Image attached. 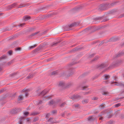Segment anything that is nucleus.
<instances>
[{"mask_svg": "<svg viewBox=\"0 0 124 124\" xmlns=\"http://www.w3.org/2000/svg\"><path fill=\"white\" fill-rule=\"evenodd\" d=\"M8 54L9 55H11L12 53V52L11 51H9L8 52Z\"/></svg>", "mask_w": 124, "mask_h": 124, "instance_id": "obj_47", "label": "nucleus"}, {"mask_svg": "<svg viewBox=\"0 0 124 124\" xmlns=\"http://www.w3.org/2000/svg\"><path fill=\"white\" fill-rule=\"evenodd\" d=\"M39 31H37V32H35L34 33H32L31 35H30L29 36V37H32L36 35L37 34H38V33H39Z\"/></svg>", "mask_w": 124, "mask_h": 124, "instance_id": "obj_25", "label": "nucleus"}, {"mask_svg": "<svg viewBox=\"0 0 124 124\" xmlns=\"http://www.w3.org/2000/svg\"><path fill=\"white\" fill-rule=\"evenodd\" d=\"M104 80H107L110 77V76L109 75L107 74H105L103 76Z\"/></svg>", "mask_w": 124, "mask_h": 124, "instance_id": "obj_14", "label": "nucleus"}, {"mask_svg": "<svg viewBox=\"0 0 124 124\" xmlns=\"http://www.w3.org/2000/svg\"><path fill=\"white\" fill-rule=\"evenodd\" d=\"M103 19L102 17H97L96 18H93V19L95 21H97L98 20H101Z\"/></svg>", "mask_w": 124, "mask_h": 124, "instance_id": "obj_22", "label": "nucleus"}, {"mask_svg": "<svg viewBox=\"0 0 124 124\" xmlns=\"http://www.w3.org/2000/svg\"><path fill=\"white\" fill-rule=\"evenodd\" d=\"M16 74V73H13L11 74L10 75H11V76H14V75H15Z\"/></svg>", "mask_w": 124, "mask_h": 124, "instance_id": "obj_58", "label": "nucleus"}, {"mask_svg": "<svg viewBox=\"0 0 124 124\" xmlns=\"http://www.w3.org/2000/svg\"><path fill=\"white\" fill-rule=\"evenodd\" d=\"M65 113V112H64L62 113L61 114V116L63 117H64Z\"/></svg>", "mask_w": 124, "mask_h": 124, "instance_id": "obj_50", "label": "nucleus"}, {"mask_svg": "<svg viewBox=\"0 0 124 124\" xmlns=\"http://www.w3.org/2000/svg\"><path fill=\"white\" fill-rule=\"evenodd\" d=\"M112 122L111 121H110L108 122L107 123H106V124H112Z\"/></svg>", "mask_w": 124, "mask_h": 124, "instance_id": "obj_53", "label": "nucleus"}, {"mask_svg": "<svg viewBox=\"0 0 124 124\" xmlns=\"http://www.w3.org/2000/svg\"><path fill=\"white\" fill-rule=\"evenodd\" d=\"M14 61V60H12L11 61H10V62H8V65H10Z\"/></svg>", "mask_w": 124, "mask_h": 124, "instance_id": "obj_37", "label": "nucleus"}, {"mask_svg": "<svg viewBox=\"0 0 124 124\" xmlns=\"http://www.w3.org/2000/svg\"><path fill=\"white\" fill-rule=\"evenodd\" d=\"M70 68L69 69V71L70 73H69L67 75L68 77H70L71 75L73 74L74 72L75 71L74 69L71 68L70 67Z\"/></svg>", "mask_w": 124, "mask_h": 124, "instance_id": "obj_7", "label": "nucleus"}, {"mask_svg": "<svg viewBox=\"0 0 124 124\" xmlns=\"http://www.w3.org/2000/svg\"><path fill=\"white\" fill-rule=\"evenodd\" d=\"M50 116V115L49 113L47 114L46 116V118Z\"/></svg>", "mask_w": 124, "mask_h": 124, "instance_id": "obj_57", "label": "nucleus"}, {"mask_svg": "<svg viewBox=\"0 0 124 124\" xmlns=\"http://www.w3.org/2000/svg\"><path fill=\"white\" fill-rule=\"evenodd\" d=\"M57 71H54L52 73V75H56L57 74Z\"/></svg>", "mask_w": 124, "mask_h": 124, "instance_id": "obj_38", "label": "nucleus"}, {"mask_svg": "<svg viewBox=\"0 0 124 124\" xmlns=\"http://www.w3.org/2000/svg\"><path fill=\"white\" fill-rule=\"evenodd\" d=\"M90 29V28H87L85 29L83 31H89Z\"/></svg>", "mask_w": 124, "mask_h": 124, "instance_id": "obj_45", "label": "nucleus"}, {"mask_svg": "<svg viewBox=\"0 0 124 124\" xmlns=\"http://www.w3.org/2000/svg\"><path fill=\"white\" fill-rule=\"evenodd\" d=\"M38 119V117H37L36 116L33 118V120L32 122L34 123L37 121Z\"/></svg>", "mask_w": 124, "mask_h": 124, "instance_id": "obj_23", "label": "nucleus"}, {"mask_svg": "<svg viewBox=\"0 0 124 124\" xmlns=\"http://www.w3.org/2000/svg\"><path fill=\"white\" fill-rule=\"evenodd\" d=\"M102 94L103 95H105L108 94V93L107 92H102Z\"/></svg>", "mask_w": 124, "mask_h": 124, "instance_id": "obj_39", "label": "nucleus"}, {"mask_svg": "<svg viewBox=\"0 0 124 124\" xmlns=\"http://www.w3.org/2000/svg\"><path fill=\"white\" fill-rule=\"evenodd\" d=\"M43 101H41V100H40L39 102L38 103H37V104L38 105H39V104H41L42 103H43Z\"/></svg>", "mask_w": 124, "mask_h": 124, "instance_id": "obj_44", "label": "nucleus"}, {"mask_svg": "<svg viewBox=\"0 0 124 124\" xmlns=\"http://www.w3.org/2000/svg\"><path fill=\"white\" fill-rule=\"evenodd\" d=\"M95 119L96 117L93 116H90L88 118V120L89 121H93L95 120Z\"/></svg>", "mask_w": 124, "mask_h": 124, "instance_id": "obj_9", "label": "nucleus"}, {"mask_svg": "<svg viewBox=\"0 0 124 124\" xmlns=\"http://www.w3.org/2000/svg\"><path fill=\"white\" fill-rule=\"evenodd\" d=\"M88 86H85L83 87L82 90H85L86 89V88H87Z\"/></svg>", "mask_w": 124, "mask_h": 124, "instance_id": "obj_62", "label": "nucleus"}, {"mask_svg": "<svg viewBox=\"0 0 124 124\" xmlns=\"http://www.w3.org/2000/svg\"><path fill=\"white\" fill-rule=\"evenodd\" d=\"M29 93L28 92H25V95L26 97H27L29 95Z\"/></svg>", "mask_w": 124, "mask_h": 124, "instance_id": "obj_54", "label": "nucleus"}, {"mask_svg": "<svg viewBox=\"0 0 124 124\" xmlns=\"http://www.w3.org/2000/svg\"><path fill=\"white\" fill-rule=\"evenodd\" d=\"M37 45L35 44L33 45V46H30L29 47V49H32L33 48H34L36 46H37Z\"/></svg>", "mask_w": 124, "mask_h": 124, "instance_id": "obj_30", "label": "nucleus"}, {"mask_svg": "<svg viewBox=\"0 0 124 124\" xmlns=\"http://www.w3.org/2000/svg\"><path fill=\"white\" fill-rule=\"evenodd\" d=\"M100 107L101 109H103L104 108V106L102 104H101L100 106Z\"/></svg>", "mask_w": 124, "mask_h": 124, "instance_id": "obj_46", "label": "nucleus"}, {"mask_svg": "<svg viewBox=\"0 0 124 124\" xmlns=\"http://www.w3.org/2000/svg\"><path fill=\"white\" fill-rule=\"evenodd\" d=\"M121 105V104L120 103H118L115 104L114 105L115 107H118L120 106Z\"/></svg>", "mask_w": 124, "mask_h": 124, "instance_id": "obj_35", "label": "nucleus"}, {"mask_svg": "<svg viewBox=\"0 0 124 124\" xmlns=\"http://www.w3.org/2000/svg\"><path fill=\"white\" fill-rule=\"evenodd\" d=\"M98 99V98H97V97H94L93 100H97Z\"/></svg>", "mask_w": 124, "mask_h": 124, "instance_id": "obj_60", "label": "nucleus"}, {"mask_svg": "<svg viewBox=\"0 0 124 124\" xmlns=\"http://www.w3.org/2000/svg\"><path fill=\"white\" fill-rule=\"evenodd\" d=\"M80 98V96L79 95H73L70 98L73 100L75 99H77Z\"/></svg>", "mask_w": 124, "mask_h": 124, "instance_id": "obj_10", "label": "nucleus"}, {"mask_svg": "<svg viewBox=\"0 0 124 124\" xmlns=\"http://www.w3.org/2000/svg\"><path fill=\"white\" fill-rule=\"evenodd\" d=\"M53 119V117H50L49 119L48 120V122H52Z\"/></svg>", "mask_w": 124, "mask_h": 124, "instance_id": "obj_34", "label": "nucleus"}, {"mask_svg": "<svg viewBox=\"0 0 124 124\" xmlns=\"http://www.w3.org/2000/svg\"><path fill=\"white\" fill-rule=\"evenodd\" d=\"M65 85L66 84L64 82L61 81L60 82L59 86L63 89L65 88Z\"/></svg>", "mask_w": 124, "mask_h": 124, "instance_id": "obj_6", "label": "nucleus"}, {"mask_svg": "<svg viewBox=\"0 0 124 124\" xmlns=\"http://www.w3.org/2000/svg\"><path fill=\"white\" fill-rule=\"evenodd\" d=\"M116 40H117L116 39H115L114 38H112L109 40L110 41H114Z\"/></svg>", "mask_w": 124, "mask_h": 124, "instance_id": "obj_33", "label": "nucleus"}, {"mask_svg": "<svg viewBox=\"0 0 124 124\" xmlns=\"http://www.w3.org/2000/svg\"><path fill=\"white\" fill-rule=\"evenodd\" d=\"M122 61L121 60H117L116 61L113 62L111 64L108 68H112L115 67H116L120 65L122 63Z\"/></svg>", "mask_w": 124, "mask_h": 124, "instance_id": "obj_2", "label": "nucleus"}, {"mask_svg": "<svg viewBox=\"0 0 124 124\" xmlns=\"http://www.w3.org/2000/svg\"><path fill=\"white\" fill-rule=\"evenodd\" d=\"M3 65V64H0V71L1 70V68L2 66Z\"/></svg>", "mask_w": 124, "mask_h": 124, "instance_id": "obj_51", "label": "nucleus"}, {"mask_svg": "<svg viewBox=\"0 0 124 124\" xmlns=\"http://www.w3.org/2000/svg\"><path fill=\"white\" fill-rule=\"evenodd\" d=\"M66 72H62V76H64L66 75Z\"/></svg>", "mask_w": 124, "mask_h": 124, "instance_id": "obj_48", "label": "nucleus"}, {"mask_svg": "<svg viewBox=\"0 0 124 124\" xmlns=\"http://www.w3.org/2000/svg\"><path fill=\"white\" fill-rule=\"evenodd\" d=\"M30 5L29 3H21L20 4L18 8H21L25 6H28Z\"/></svg>", "mask_w": 124, "mask_h": 124, "instance_id": "obj_8", "label": "nucleus"}, {"mask_svg": "<svg viewBox=\"0 0 124 124\" xmlns=\"http://www.w3.org/2000/svg\"><path fill=\"white\" fill-rule=\"evenodd\" d=\"M114 80H116V81H117V77L116 76H115L114 77Z\"/></svg>", "mask_w": 124, "mask_h": 124, "instance_id": "obj_63", "label": "nucleus"}, {"mask_svg": "<svg viewBox=\"0 0 124 124\" xmlns=\"http://www.w3.org/2000/svg\"><path fill=\"white\" fill-rule=\"evenodd\" d=\"M35 28L34 27H31L29 28V31H34Z\"/></svg>", "mask_w": 124, "mask_h": 124, "instance_id": "obj_31", "label": "nucleus"}, {"mask_svg": "<svg viewBox=\"0 0 124 124\" xmlns=\"http://www.w3.org/2000/svg\"><path fill=\"white\" fill-rule=\"evenodd\" d=\"M23 97L22 95L19 96L18 98V101H21L23 100Z\"/></svg>", "mask_w": 124, "mask_h": 124, "instance_id": "obj_24", "label": "nucleus"}, {"mask_svg": "<svg viewBox=\"0 0 124 124\" xmlns=\"http://www.w3.org/2000/svg\"><path fill=\"white\" fill-rule=\"evenodd\" d=\"M25 24V23H23L22 24H21L19 25H18V26H19V27H23V26Z\"/></svg>", "mask_w": 124, "mask_h": 124, "instance_id": "obj_42", "label": "nucleus"}, {"mask_svg": "<svg viewBox=\"0 0 124 124\" xmlns=\"http://www.w3.org/2000/svg\"><path fill=\"white\" fill-rule=\"evenodd\" d=\"M24 118V117H21L19 118V121L18 122L19 124H22Z\"/></svg>", "mask_w": 124, "mask_h": 124, "instance_id": "obj_13", "label": "nucleus"}, {"mask_svg": "<svg viewBox=\"0 0 124 124\" xmlns=\"http://www.w3.org/2000/svg\"><path fill=\"white\" fill-rule=\"evenodd\" d=\"M24 20L25 21H26L30 19V17L28 16H24L23 17Z\"/></svg>", "mask_w": 124, "mask_h": 124, "instance_id": "obj_19", "label": "nucleus"}, {"mask_svg": "<svg viewBox=\"0 0 124 124\" xmlns=\"http://www.w3.org/2000/svg\"><path fill=\"white\" fill-rule=\"evenodd\" d=\"M78 24L77 23H74L71 24H70L68 25L69 27H71L73 26H76V25H77Z\"/></svg>", "mask_w": 124, "mask_h": 124, "instance_id": "obj_20", "label": "nucleus"}, {"mask_svg": "<svg viewBox=\"0 0 124 124\" xmlns=\"http://www.w3.org/2000/svg\"><path fill=\"white\" fill-rule=\"evenodd\" d=\"M48 91H47L46 90H45L42 91L40 93V94L41 95H44L48 93Z\"/></svg>", "mask_w": 124, "mask_h": 124, "instance_id": "obj_17", "label": "nucleus"}, {"mask_svg": "<svg viewBox=\"0 0 124 124\" xmlns=\"http://www.w3.org/2000/svg\"><path fill=\"white\" fill-rule=\"evenodd\" d=\"M21 111V109L18 108H16L11 110L10 112L12 114H15L17 113L20 112Z\"/></svg>", "mask_w": 124, "mask_h": 124, "instance_id": "obj_5", "label": "nucleus"}, {"mask_svg": "<svg viewBox=\"0 0 124 124\" xmlns=\"http://www.w3.org/2000/svg\"><path fill=\"white\" fill-rule=\"evenodd\" d=\"M95 54L94 53H93V54L90 55L89 56V58H91L93 57L94 55H95Z\"/></svg>", "mask_w": 124, "mask_h": 124, "instance_id": "obj_41", "label": "nucleus"}, {"mask_svg": "<svg viewBox=\"0 0 124 124\" xmlns=\"http://www.w3.org/2000/svg\"><path fill=\"white\" fill-rule=\"evenodd\" d=\"M17 5V3H14L8 6L7 7V10H9L13 8H15Z\"/></svg>", "mask_w": 124, "mask_h": 124, "instance_id": "obj_4", "label": "nucleus"}, {"mask_svg": "<svg viewBox=\"0 0 124 124\" xmlns=\"http://www.w3.org/2000/svg\"><path fill=\"white\" fill-rule=\"evenodd\" d=\"M21 48L19 47H18L16 48V50H20Z\"/></svg>", "mask_w": 124, "mask_h": 124, "instance_id": "obj_59", "label": "nucleus"}, {"mask_svg": "<svg viewBox=\"0 0 124 124\" xmlns=\"http://www.w3.org/2000/svg\"><path fill=\"white\" fill-rule=\"evenodd\" d=\"M49 104L50 105H51L54 104H56V102L54 101L51 100L49 102Z\"/></svg>", "mask_w": 124, "mask_h": 124, "instance_id": "obj_18", "label": "nucleus"}, {"mask_svg": "<svg viewBox=\"0 0 124 124\" xmlns=\"http://www.w3.org/2000/svg\"><path fill=\"white\" fill-rule=\"evenodd\" d=\"M59 43V42H57L55 43H54L51 46L52 47L55 46L57 45V44Z\"/></svg>", "mask_w": 124, "mask_h": 124, "instance_id": "obj_36", "label": "nucleus"}, {"mask_svg": "<svg viewBox=\"0 0 124 124\" xmlns=\"http://www.w3.org/2000/svg\"><path fill=\"white\" fill-rule=\"evenodd\" d=\"M119 100V98H118V97H117V98H116L115 99H114L113 101H115L118 100Z\"/></svg>", "mask_w": 124, "mask_h": 124, "instance_id": "obj_49", "label": "nucleus"}, {"mask_svg": "<svg viewBox=\"0 0 124 124\" xmlns=\"http://www.w3.org/2000/svg\"><path fill=\"white\" fill-rule=\"evenodd\" d=\"M79 106V105L78 104H74L73 105V107H75L76 108H78V107Z\"/></svg>", "mask_w": 124, "mask_h": 124, "instance_id": "obj_40", "label": "nucleus"}, {"mask_svg": "<svg viewBox=\"0 0 124 124\" xmlns=\"http://www.w3.org/2000/svg\"><path fill=\"white\" fill-rule=\"evenodd\" d=\"M7 57V56L5 55H4L1 57H0V61L1 60L4 59H6Z\"/></svg>", "mask_w": 124, "mask_h": 124, "instance_id": "obj_27", "label": "nucleus"}, {"mask_svg": "<svg viewBox=\"0 0 124 124\" xmlns=\"http://www.w3.org/2000/svg\"><path fill=\"white\" fill-rule=\"evenodd\" d=\"M51 113L53 114L56 113H57V110H53L51 112Z\"/></svg>", "mask_w": 124, "mask_h": 124, "instance_id": "obj_43", "label": "nucleus"}, {"mask_svg": "<svg viewBox=\"0 0 124 124\" xmlns=\"http://www.w3.org/2000/svg\"><path fill=\"white\" fill-rule=\"evenodd\" d=\"M90 93V92H86L84 93V95H86Z\"/></svg>", "mask_w": 124, "mask_h": 124, "instance_id": "obj_56", "label": "nucleus"}, {"mask_svg": "<svg viewBox=\"0 0 124 124\" xmlns=\"http://www.w3.org/2000/svg\"><path fill=\"white\" fill-rule=\"evenodd\" d=\"M29 112H25L24 113V114L25 115H28L29 114Z\"/></svg>", "mask_w": 124, "mask_h": 124, "instance_id": "obj_61", "label": "nucleus"}, {"mask_svg": "<svg viewBox=\"0 0 124 124\" xmlns=\"http://www.w3.org/2000/svg\"><path fill=\"white\" fill-rule=\"evenodd\" d=\"M123 16H124V13L122 14L120 16H119L118 17L119 18H120Z\"/></svg>", "mask_w": 124, "mask_h": 124, "instance_id": "obj_52", "label": "nucleus"}, {"mask_svg": "<svg viewBox=\"0 0 124 124\" xmlns=\"http://www.w3.org/2000/svg\"><path fill=\"white\" fill-rule=\"evenodd\" d=\"M99 58V57L98 56H95L92 60V61L93 62L96 61Z\"/></svg>", "mask_w": 124, "mask_h": 124, "instance_id": "obj_32", "label": "nucleus"}, {"mask_svg": "<svg viewBox=\"0 0 124 124\" xmlns=\"http://www.w3.org/2000/svg\"><path fill=\"white\" fill-rule=\"evenodd\" d=\"M108 64L106 63H103L96 66V68L99 69H101L107 67Z\"/></svg>", "mask_w": 124, "mask_h": 124, "instance_id": "obj_3", "label": "nucleus"}, {"mask_svg": "<svg viewBox=\"0 0 124 124\" xmlns=\"http://www.w3.org/2000/svg\"><path fill=\"white\" fill-rule=\"evenodd\" d=\"M124 53L122 52H119L118 54H116L114 56L115 58L118 57L122 56L124 54Z\"/></svg>", "mask_w": 124, "mask_h": 124, "instance_id": "obj_11", "label": "nucleus"}, {"mask_svg": "<svg viewBox=\"0 0 124 124\" xmlns=\"http://www.w3.org/2000/svg\"><path fill=\"white\" fill-rule=\"evenodd\" d=\"M73 85V83H72L70 82L68 83L67 84L65 85V88H69Z\"/></svg>", "mask_w": 124, "mask_h": 124, "instance_id": "obj_16", "label": "nucleus"}, {"mask_svg": "<svg viewBox=\"0 0 124 124\" xmlns=\"http://www.w3.org/2000/svg\"><path fill=\"white\" fill-rule=\"evenodd\" d=\"M104 82L106 84H108L109 83V82L108 81H104Z\"/></svg>", "mask_w": 124, "mask_h": 124, "instance_id": "obj_64", "label": "nucleus"}, {"mask_svg": "<svg viewBox=\"0 0 124 124\" xmlns=\"http://www.w3.org/2000/svg\"><path fill=\"white\" fill-rule=\"evenodd\" d=\"M38 113L37 112H32L30 115L31 116H36L37 115Z\"/></svg>", "mask_w": 124, "mask_h": 124, "instance_id": "obj_28", "label": "nucleus"}, {"mask_svg": "<svg viewBox=\"0 0 124 124\" xmlns=\"http://www.w3.org/2000/svg\"><path fill=\"white\" fill-rule=\"evenodd\" d=\"M27 91V89H24L22 91V92H25Z\"/></svg>", "mask_w": 124, "mask_h": 124, "instance_id": "obj_55", "label": "nucleus"}, {"mask_svg": "<svg viewBox=\"0 0 124 124\" xmlns=\"http://www.w3.org/2000/svg\"><path fill=\"white\" fill-rule=\"evenodd\" d=\"M115 4L114 3H113L111 4L107 3L102 4L100 5L98 9L99 11H102L106 10L108 8L111 7Z\"/></svg>", "mask_w": 124, "mask_h": 124, "instance_id": "obj_1", "label": "nucleus"}, {"mask_svg": "<svg viewBox=\"0 0 124 124\" xmlns=\"http://www.w3.org/2000/svg\"><path fill=\"white\" fill-rule=\"evenodd\" d=\"M66 102H64L62 103L60 105V107H63L64 106L66 105Z\"/></svg>", "mask_w": 124, "mask_h": 124, "instance_id": "obj_29", "label": "nucleus"}, {"mask_svg": "<svg viewBox=\"0 0 124 124\" xmlns=\"http://www.w3.org/2000/svg\"><path fill=\"white\" fill-rule=\"evenodd\" d=\"M113 83H115V85H116L117 86H124V85L123 83H121L120 82H113L112 83V84Z\"/></svg>", "mask_w": 124, "mask_h": 124, "instance_id": "obj_12", "label": "nucleus"}, {"mask_svg": "<svg viewBox=\"0 0 124 124\" xmlns=\"http://www.w3.org/2000/svg\"><path fill=\"white\" fill-rule=\"evenodd\" d=\"M41 48L40 47H38L33 51V52H36L40 50Z\"/></svg>", "mask_w": 124, "mask_h": 124, "instance_id": "obj_21", "label": "nucleus"}, {"mask_svg": "<svg viewBox=\"0 0 124 124\" xmlns=\"http://www.w3.org/2000/svg\"><path fill=\"white\" fill-rule=\"evenodd\" d=\"M33 75L32 74H30L26 78V80L29 79L33 77Z\"/></svg>", "mask_w": 124, "mask_h": 124, "instance_id": "obj_15", "label": "nucleus"}, {"mask_svg": "<svg viewBox=\"0 0 124 124\" xmlns=\"http://www.w3.org/2000/svg\"><path fill=\"white\" fill-rule=\"evenodd\" d=\"M82 102L83 104L87 103L88 102V99L82 101Z\"/></svg>", "mask_w": 124, "mask_h": 124, "instance_id": "obj_26", "label": "nucleus"}]
</instances>
